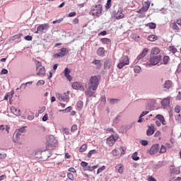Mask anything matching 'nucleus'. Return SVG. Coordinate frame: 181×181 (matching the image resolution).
Masks as SVG:
<instances>
[{
    "mask_svg": "<svg viewBox=\"0 0 181 181\" xmlns=\"http://www.w3.org/2000/svg\"><path fill=\"white\" fill-rule=\"evenodd\" d=\"M89 13L91 16L100 18L103 13V6L101 4L92 6Z\"/></svg>",
    "mask_w": 181,
    "mask_h": 181,
    "instance_id": "1",
    "label": "nucleus"
},
{
    "mask_svg": "<svg viewBox=\"0 0 181 181\" xmlns=\"http://www.w3.org/2000/svg\"><path fill=\"white\" fill-rule=\"evenodd\" d=\"M89 87L92 88L93 91H95L100 86V76H93L89 78Z\"/></svg>",
    "mask_w": 181,
    "mask_h": 181,
    "instance_id": "2",
    "label": "nucleus"
},
{
    "mask_svg": "<svg viewBox=\"0 0 181 181\" xmlns=\"http://www.w3.org/2000/svg\"><path fill=\"white\" fill-rule=\"evenodd\" d=\"M128 64H129V58H128V56L124 55L120 58L117 67L118 69H122L124 66H128Z\"/></svg>",
    "mask_w": 181,
    "mask_h": 181,
    "instance_id": "3",
    "label": "nucleus"
},
{
    "mask_svg": "<svg viewBox=\"0 0 181 181\" xmlns=\"http://www.w3.org/2000/svg\"><path fill=\"white\" fill-rule=\"evenodd\" d=\"M49 28H50V25H49V23L41 24L37 28V30L35 32V33L36 34L46 33V32L49 30Z\"/></svg>",
    "mask_w": 181,
    "mask_h": 181,
    "instance_id": "4",
    "label": "nucleus"
},
{
    "mask_svg": "<svg viewBox=\"0 0 181 181\" xmlns=\"http://www.w3.org/2000/svg\"><path fill=\"white\" fill-rule=\"evenodd\" d=\"M160 60H162L161 55L151 56L149 59L148 66H156V64H158Z\"/></svg>",
    "mask_w": 181,
    "mask_h": 181,
    "instance_id": "5",
    "label": "nucleus"
},
{
    "mask_svg": "<svg viewBox=\"0 0 181 181\" xmlns=\"http://www.w3.org/2000/svg\"><path fill=\"white\" fill-rule=\"evenodd\" d=\"M69 54V51L66 48L63 47L61 48L58 53L54 54V59H57L59 57H64V56H66V54Z\"/></svg>",
    "mask_w": 181,
    "mask_h": 181,
    "instance_id": "6",
    "label": "nucleus"
},
{
    "mask_svg": "<svg viewBox=\"0 0 181 181\" xmlns=\"http://www.w3.org/2000/svg\"><path fill=\"white\" fill-rule=\"evenodd\" d=\"M112 67V59H107L104 62V69L105 70H110Z\"/></svg>",
    "mask_w": 181,
    "mask_h": 181,
    "instance_id": "7",
    "label": "nucleus"
},
{
    "mask_svg": "<svg viewBox=\"0 0 181 181\" xmlns=\"http://www.w3.org/2000/svg\"><path fill=\"white\" fill-rule=\"evenodd\" d=\"M72 88L74 90H80V91H84V86L78 82L73 83Z\"/></svg>",
    "mask_w": 181,
    "mask_h": 181,
    "instance_id": "8",
    "label": "nucleus"
},
{
    "mask_svg": "<svg viewBox=\"0 0 181 181\" xmlns=\"http://www.w3.org/2000/svg\"><path fill=\"white\" fill-rule=\"evenodd\" d=\"M148 54V49H144L142 52L137 57L136 59L134 61V63L136 64L139 60L144 59L145 56Z\"/></svg>",
    "mask_w": 181,
    "mask_h": 181,
    "instance_id": "9",
    "label": "nucleus"
},
{
    "mask_svg": "<svg viewBox=\"0 0 181 181\" xmlns=\"http://www.w3.org/2000/svg\"><path fill=\"white\" fill-rule=\"evenodd\" d=\"M158 151H159V144H154L151 147L149 153L150 155H154Z\"/></svg>",
    "mask_w": 181,
    "mask_h": 181,
    "instance_id": "10",
    "label": "nucleus"
},
{
    "mask_svg": "<svg viewBox=\"0 0 181 181\" xmlns=\"http://www.w3.org/2000/svg\"><path fill=\"white\" fill-rule=\"evenodd\" d=\"M85 94L87 97H95V92L93 90V88H90V86L86 90Z\"/></svg>",
    "mask_w": 181,
    "mask_h": 181,
    "instance_id": "11",
    "label": "nucleus"
},
{
    "mask_svg": "<svg viewBox=\"0 0 181 181\" xmlns=\"http://www.w3.org/2000/svg\"><path fill=\"white\" fill-rule=\"evenodd\" d=\"M115 141H117V139L112 135L107 139V144L108 146H112L114 144H115Z\"/></svg>",
    "mask_w": 181,
    "mask_h": 181,
    "instance_id": "12",
    "label": "nucleus"
},
{
    "mask_svg": "<svg viewBox=\"0 0 181 181\" xmlns=\"http://www.w3.org/2000/svg\"><path fill=\"white\" fill-rule=\"evenodd\" d=\"M48 144L51 146H56V145H57V140H56L54 136H50L49 139H48Z\"/></svg>",
    "mask_w": 181,
    "mask_h": 181,
    "instance_id": "13",
    "label": "nucleus"
},
{
    "mask_svg": "<svg viewBox=\"0 0 181 181\" xmlns=\"http://www.w3.org/2000/svg\"><path fill=\"white\" fill-rule=\"evenodd\" d=\"M124 16V15L122 13V8H119L117 12L115 15V18H116V19H122Z\"/></svg>",
    "mask_w": 181,
    "mask_h": 181,
    "instance_id": "14",
    "label": "nucleus"
},
{
    "mask_svg": "<svg viewBox=\"0 0 181 181\" xmlns=\"http://www.w3.org/2000/svg\"><path fill=\"white\" fill-rule=\"evenodd\" d=\"M70 69L69 68H66L64 71V74L65 76V77L69 80V81H71V80H73V78H71V76H70Z\"/></svg>",
    "mask_w": 181,
    "mask_h": 181,
    "instance_id": "15",
    "label": "nucleus"
},
{
    "mask_svg": "<svg viewBox=\"0 0 181 181\" xmlns=\"http://www.w3.org/2000/svg\"><path fill=\"white\" fill-rule=\"evenodd\" d=\"M169 104H170V97L164 98L161 101V105L163 106V108H166V107H168V105H169Z\"/></svg>",
    "mask_w": 181,
    "mask_h": 181,
    "instance_id": "16",
    "label": "nucleus"
},
{
    "mask_svg": "<svg viewBox=\"0 0 181 181\" xmlns=\"http://www.w3.org/2000/svg\"><path fill=\"white\" fill-rule=\"evenodd\" d=\"M170 172L171 175H179L180 173V170H176L173 165H170Z\"/></svg>",
    "mask_w": 181,
    "mask_h": 181,
    "instance_id": "17",
    "label": "nucleus"
},
{
    "mask_svg": "<svg viewBox=\"0 0 181 181\" xmlns=\"http://www.w3.org/2000/svg\"><path fill=\"white\" fill-rule=\"evenodd\" d=\"M173 85L172 81L167 80L165 81L163 84V88H165V90H169V88H172V86Z\"/></svg>",
    "mask_w": 181,
    "mask_h": 181,
    "instance_id": "18",
    "label": "nucleus"
},
{
    "mask_svg": "<svg viewBox=\"0 0 181 181\" xmlns=\"http://www.w3.org/2000/svg\"><path fill=\"white\" fill-rule=\"evenodd\" d=\"M155 130L153 129V125L148 126V129L146 131L147 136H151V135H153Z\"/></svg>",
    "mask_w": 181,
    "mask_h": 181,
    "instance_id": "19",
    "label": "nucleus"
},
{
    "mask_svg": "<svg viewBox=\"0 0 181 181\" xmlns=\"http://www.w3.org/2000/svg\"><path fill=\"white\" fill-rule=\"evenodd\" d=\"M11 110L13 112L14 115H16V117H21V110L16 109L15 107L12 106Z\"/></svg>",
    "mask_w": 181,
    "mask_h": 181,
    "instance_id": "20",
    "label": "nucleus"
},
{
    "mask_svg": "<svg viewBox=\"0 0 181 181\" xmlns=\"http://www.w3.org/2000/svg\"><path fill=\"white\" fill-rule=\"evenodd\" d=\"M97 54L98 56H101L102 57H104L105 56V50H104V48L99 47L97 50Z\"/></svg>",
    "mask_w": 181,
    "mask_h": 181,
    "instance_id": "21",
    "label": "nucleus"
},
{
    "mask_svg": "<svg viewBox=\"0 0 181 181\" xmlns=\"http://www.w3.org/2000/svg\"><path fill=\"white\" fill-rule=\"evenodd\" d=\"M115 169L119 173H124V165H122V164H117L115 167Z\"/></svg>",
    "mask_w": 181,
    "mask_h": 181,
    "instance_id": "22",
    "label": "nucleus"
},
{
    "mask_svg": "<svg viewBox=\"0 0 181 181\" xmlns=\"http://www.w3.org/2000/svg\"><path fill=\"white\" fill-rule=\"evenodd\" d=\"M149 6H151V1H144V4L141 8L145 12H146V11L149 9Z\"/></svg>",
    "mask_w": 181,
    "mask_h": 181,
    "instance_id": "23",
    "label": "nucleus"
},
{
    "mask_svg": "<svg viewBox=\"0 0 181 181\" xmlns=\"http://www.w3.org/2000/svg\"><path fill=\"white\" fill-rule=\"evenodd\" d=\"M46 71L45 69V66H42L41 68L38 69V71L37 73V76H43V74H45Z\"/></svg>",
    "mask_w": 181,
    "mask_h": 181,
    "instance_id": "24",
    "label": "nucleus"
},
{
    "mask_svg": "<svg viewBox=\"0 0 181 181\" xmlns=\"http://www.w3.org/2000/svg\"><path fill=\"white\" fill-rule=\"evenodd\" d=\"M21 139V136L18 134V132H15L13 135V142H18Z\"/></svg>",
    "mask_w": 181,
    "mask_h": 181,
    "instance_id": "25",
    "label": "nucleus"
},
{
    "mask_svg": "<svg viewBox=\"0 0 181 181\" xmlns=\"http://www.w3.org/2000/svg\"><path fill=\"white\" fill-rule=\"evenodd\" d=\"M92 64H95L97 69H101V61L98 59H95L92 62Z\"/></svg>",
    "mask_w": 181,
    "mask_h": 181,
    "instance_id": "26",
    "label": "nucleus"
},
{
    "mask_svg": "<svg viewBox=\"0 0 181 181\" xmlns=\"http://www.w3.org/2000/svg\"><path fill=\"white\" fill-rule=\"evenodd\" d=\"M147 39L150 42H155L156 40H158V37L155 35H151L148 37Z\"/></svg>",
    "mask_w": 181,
    "mask_h": 181,
    "instance_id": "27",
    "label": "nucleus"
},
{
    "mask_svg": "<svg viewBox=\"0 0 181 181\" xmlns=\"http://www.w3.org/2000/svg\"><path fill=\"white\" fill-rule=\"evenodd\" d=\"M100 42L103 43V45H110V43H111V40L110 38H102Z\"/></svg>",
    "mask_w": 181,
    "mask_h": 181,
    "instance_id": "28",
    "label": "nucleus"
},
{
    "mask_svg": "<svg viewBox=\"0 0 181 181\" xmlns=\"http://www.w3.org/2000/svg\"><path fill=\"white\" fill-rule=\"evenodd\" d=\"M69 91H67L66 93H64L63 95H62V100H63V101H69V98H69Z\"/></svg>",
    "mask_w": 181,
    "mask_h": 181,
    "instance_id": "29",
    "label": "nucleus"
},
{
    "mask_svg": "<svg viewBox=\"0 0 181 181\" xmlns=\"http://www.w3.org/2000/svg\"><path fill=\"white\" fill-rule=\"evenodd\" d=\"M160 52V49L158 47H154L151 49V54H154L156 56V54H158V53Z\"/></svg>",
    "mask_w": 181,
    "mask_h": 181,
    "instance_id": "30",
    "label": "nucleus"
},
{
    "mask_svg": "<svg viewBox=\"0 0 181 181\" xmlns=\"http://www.w3.org/2000/svg\"><path fill=\"white\" fill-rule=\"evenodd\" d=\"M35 158H37V159H43V156H42V151H36L35 153Z\"/></svg>",
    "mask_w": 181,
    "mask_h": 181,
    "instance_id": "31",
    "label": "nucleus"
},
{
    "mask_svg": "<svg viewBox=\"0 0 181 181\" xmlns=\"http://www.w3.org/2000/svg\"><path fill=\"white\" fill-rule=\"evenodd\" d=\"M163 166V162L159 161L157 164L153 165V168L155 169H159V168H162Z\"/></svg>",
    "mask_w": 181,
    "mask_h": 181,
    "instance_id": "32",
    "label": "nucleus"
},
{
    "mask_svg": "<svg viewBox=\"0 0 181 181\" xmlns=\"http://www.w3.org/2000/svg\"><path fill=\"white\" fill-rule=\"evenodd\" d=\"M107 101H109L110 104H112V105H114V104H117L119 100L118 99H114V98H110L108 99Z\"/></svg>",
    "mask_w": 181,
    "mask_h": 181,
    "instance_id": "33",
    "label": "nucleus"
},
{
    "mask_svg": "<svg viewBox=\"0 0 181 181\" xmlns=\"http://www.w3.org/2000/svg\"><path fill=\"white\" fill-rule=\"evenodd\" d=\"M133 160H139V156H138V152H134L132 156Z\"/></svg>",
    "mask_w": 181,
    "mask_h": 181,
    "instance_id": "34",
    "label": "nucleus"
},
{
    "mask_svg": "<svg viewBox=\"0 0 181 181\" xmlns=\"http://www.w3.org/2000/svg\"><path fill=\"white\" fill-rule=\"evenodd\" d=\"M85 151H87V144H83L79 148V152H85Z\"/></svg>",
    "mask_w": 181,
    "mask_h": 181,
    "instance_id": "35",
    "label": "nucleus"
},
{
    "mask_svg": "<svg viewBox=\"0 0 181 181\" xmlns=\"http://www.w3.org/2000/svg\"><path fill=\"white\" fill-rule=\"evenodd\" d=\"M81 166H82V168H83V170H85V169H87L88 167V163L86 161H82L81 163Z\"/></svg>",
    "mask_w": 181,
    "mask_h": 181,
    "instance_id": "36",
    "label": "nucleus"
},
{
    "mask_svg": "<svg viewBox=\"0 0 181 181\" xmlns=\"http://www.w3.org/2000/svg\"><path fill=\"white\" fill-rule=\"evenodd\" d=\"M147 26H148L150 29H155L156 28V24L155 23H149L147 24Z\"/></svg>",
    "mask_w": 181,
    "mask_h": 181,
    "instance_id": "37",
    "label": "nucleus"
},
{
    "mask_svg": "<svg viewBox=\"0 0 181 181\" xmlns=\"http://www.w3.org/2000/svg\"><path fill=\"white\" fill-rule=\"evenodd\" d=\"M163 60L164 64H168V63H169V60H170V58H169L168 56H164Z\"/></svg>",
    "mask_w": 181,
    "mask_h": 181,
    "instance_id": "38",
    "label": "nucleus"
},
{
    "mask_svg": "<svg viewBox=\"0 0 181 181\" xmlns=\"http://www.w3.org/2000/svg\"><path fill=\"white\" fill-rule=\"evenodd\" d=\"M100 103L103 104V105H105V103H107V99L105 98V95H103L100 98Z\"/></svg>",
    "mask_w": 181,
    "mask_h": 181,
    "instance_id": "39",
    "label": "nucleus"
},
{
    "mask_svg": "<svg viewBox=\"0 0 181 181\" xmlns=\"http://www.w3.org/2000/svg\"><path fill=\"white\" fill-rule=\"evenodd\" d=\"M134 70V73L139 74L141 72V66H135Z\"/></svg>",
    "mask_w": 181,
    "mask_h": 181,
    "instance_id": "40",
    "label": "nucleus"
},
{
    "mask_svg": "<svg viewBox=\"0 0 181 181\" xmlns=\"http://www.w3.org/2000/svg\"><path fill=\"white\" fill-rule=\"evenodd\" d=\"M94 153H97V150H90L88 153V158H91V156Z\"/></svg>",
    "mask_w": 181,
    "mask_h": 181,
    "instance_id": "41",
    "label": "nucleus"
},
{
    "mask_svg": "<svg viewBox=\"0 0 181 181\" xmlns=\"http://www.w3.org/2000/svg\"><path fill=\"white\" fill-rule=\"evenodd\" d=\"M13 94H15V92L13 90H11V92L7 93V95L11 101V99L13 98Z\"/></svg>",
    "mask_w": 181,
    "mask_h": 181,
    "instance_id": "42",
    "label": "nucleus"
},
{
    "mask_svg": "<svg viewBox=\"0 0 181 181\" xmlns=\"http://www.w3.org/2000/svg\"><path fill=\"white\" fill-rule=\"evenodd\" d=\"M111 2H112V0H107V4L105 5V8L106 9H110V8H111Z\"/></svg>",
    "mask_w": 181,
    "mask_h": 181,
    "instance_id": "43",
    "label": "nucleus"
},
{
    "mask_svg": "<svg viewBox=\"0 0 181 181\" xmlns=\"http://www.w3.org/2000/svg\"><path fill=\"white\" fill-rule=\"evenodd\" d=\"M166 152V146L161 145L160 153H165Z\"/></svg>",
    "mask_w": 181,
    "mask_h": 181,
    "instance_id": "44",
    "label": "nucleus"
},
{
    "mask_svg": "<svg viewBox=\"0 0 181 181\" xmlns=\"http://www.w3.org/2000/svg\"><path fill=\"white\" fill-rule=\"evenodd\" d=\"M170 52H172V53H173L175 54V53H176V52H177V49H176V47H175L173 46H170Z\"/></svg>",
    "mask_w": 181,
    "mask_h": 181,
    "instance_id": "45",
    "label": "nucleus"
},
{
    "mask_svg": "<svg viewBox=\"0 0 181 181\" xmlns=\"http://www.w3.org/2000/svg\"><path fill=\"white\" fill-rule=\"evenodd\" d=\"M67 177L68 179H69V180H72V181L74 180V175H73V174L71 173H69L67 174Z\"/></svg>",
    "mask_w": 181,
    "mask_h": 181,
    "instance_id": "46",
    "label": "nucleus"
},
{
    "mask_svg": "<svg viewBox=\"0 0 181 181\" xmlns=\"http://www.w3.org/2000/svg\"><path fill=\"white\" fill-rule=\"evenodd\" d=\"M103 170H105V165H103L101 168L98 169L97 175H99V173H101V172H103Z\"/></svg>",
    "mask_w": 181,
    "mask_h": 181,
    "instance_id": "47",
    "label": "nucleus"
},
{
    "mask_svg": "<svg viewBox=\"0 0 181 181\" xmlns=\"http://www.w3.org/2000/svg\"><path fill=\"white\" fill-rule=\"evenodd\" d=\"M181 111V107L180 105H176L175 107V112H176L177 114H179V112H180Z\"/></svg>",
    "mask_w": 181,
    "mask_h": 181,
    "instance_id": "48",
    "label": "nucleus"
},
{
    "mask_svg": "<svg viewBox=\"0 0 181 181\" xmlns=\"http://www.w3.org/2000/svg\"><path fill=\"white\" fill-rule=\"evenodd\" d=\"M156 119H158L160 122L165 117H163V115H157L156 116Z\"/></svg>",
    "mask_w": 181,
    "mask_h": 181,
    "instance_id": "49",
    "label": "nucleus"
},
{
    "mask_svg": "<svg viewBox=\"0 0 181 181\" xmlns=\"http://www.w3.org/2000/svg\"><path fill=\"white\" fill-rule=\"evenodd\" d=\"M77 131V124L72 125L71 128V132H75Z\"/></svg>",
    "mask_w": 181,
    "mask_h": 181,
    "instance_id": "50",
    "label": "nucleus"
},
{
    "mask_svg": "<svg viewBox=\"0 0 181 181\" xmlns=\"http://www.w3.org/2000/svg\"><path fill=\"white\" fill-rule=\"evenodd\" d=\"M83 101L79 100L77 103V107H78V108H80V110H81V108H83Z\"/></svg>",
    "mask_w": 181,
    "mask_h": 181,
    "instance_id": "51",
    "label": "nucleus"
},
{
    "mask_svg": "<svg viewBox=\"0 0 181 181\" xmlns=\"http://www.w3.org/2000/svg\"><path fill=\"white\" fill-rule=\"evenodd\" d=\"M62 22H63V18H59L58 20L52 21V23L54 25H56V23H62Z\"/></svg>",
    "mask_w": 181,
    "mask_h": 181,
    "instance_id": "52",
    "label": "nucleus"
},
{
    "mask_svg": "<svg viewBox=\"0 0 181 181\" xmlns=\"http://www.w3.org/2000/svg\"><path fill=\"white\" fill-rule=\"evenodd\" d=\"M24 39L25 40H28V42L32 41V40L33 39V37L31 35H27L24 37Z\"/></svg>",
    "mask_w": 181,
    "mask_h": 181,
    "instance_id": "53",
    "label": "nucleus"
},
{
    "mask_svg": "<svg viewBox=\"0 0 181 181\" xmlns=\"http://www.w3.org/2000/svg\"><path fill=\"white\" fill-rule=\"evenodd\" d=\"M62 132H64V134H65V135H69L70 134L69 129H66V128H64L62 129Z\"/></svg>",
    "mask_w": 181,
    "mask_h": 181,
    "instance_id": "54",
    "label": "nucleus"
},
{
    "mask_svg": "<svg viewBox=\"0 0 181 181\" xmlns=\"http://www.w3.org/2000/svg\"><path fill=\"white\" fill-rule=\"evenodd\" d=\"M173 29L174 30H179V26H177V24H176L175 23H174L173 24Z\"/></svg>",
    "mask_w": 181,
    "mask_h": 181,
    "instance_id": "55",
    "label": "nucleus"
},
{
    "mask_svg": "<svg viewBox=\"0 0 181 181\" xmlns=\"http://www.w3.org/2000/svg\"><path fill=\"white\" fill-rule=\"evenodd\" d=\"M36 65H37V66H36L37 70H39V69H41V67H42V63L40 62H37L36 63Z\"/></svg>",
    "mask_w": 181,
    "mask_h": 181,
    "instance_id": "56",
    "label": "nucleus"
},
{
    "mask_svg": "<svg viewBox=\"0 0 181 181\" xmlns=\"http://www.w3.org/2000/svg\"><path fill=\"white\" fill-rule=\"evenodd\" d=\"M149 112L148 111H144L141 112V114L140 115V118H142V117H145V115H147V114H148Z\"/></svg>",
    "mask_w": 181,
    "mask_h": 181,
    "instance_id": "57",
    "label": "nucleus"
},
{
    "mask_svg": "<svg viewBox=\"0 0 181 181\" xmlns=\"http://www.w3.org/2000/svg\"><path fill=\"white\" fill-rule=\"evenodd\" d=\"M141 144L143 146H146V145H148V141L146 140H141Z\"/></svg>",
    "mask_w": 181,
    "mask_h": 181,
    "instance_id": "58",
    "label": "nucleus"
},
{
    "mask_svg": "<svg viewBox=\"0 0 181 181\" xmlns=\"http://www.w3.org/2000/svg\"><path fill=\"white\" fill-rule=\"evenodd\" d=\"M44 84H45V81H43V80H40L37 83V86H43Z\"/></svg>",
    "mask_w": 181,
    "mask_h": 181,
    "instance_id": "59",
    "label": "nucleus"
},
{
    "mask_svg": "<svg viewBox=\"0 0 181 181\" xmlns=\"http://www.w3.org/2000/svg\"><path fill=\"white\" fill-rule=\"evenodd\" d=\"M48 119V115L47 114H45L43 117H42V121L44 122H46V121H47Z\"/></svg>",
    "mask_w": 181,
    "mask_h": 181,
    "instance_id": "60",
    "label": "nucleus"
},
{
    "mask_svg": "<svg viewBox=\"0 0 181 181\" xmlns=\"http://www.w3.org/2000/svg\"><path fill=\"white\" fill-rule=\"evenodd\" d=\"M25 128H26V127H23L18 129L17 131L20 132L21 134H23V132H25Z\"/></svg>",
    "mask_w": 181,
    "mask_h": 181,
    "instance_id": "61",
    "label": "nucleus"
},
{
    "mask_svg": "<svg viewBox=\"0 0 181 181\" xmlns=\"http://www.w3.org/2000/svg\"><path fill=\"white\" fill-rule=\"evenodd\" d=\"M85 170H88L89 172H93V166L88 165V167H86V168H85Z\"/></svg>",
    "mask_w": 181,
    "mask_h": 181,
    "instance_id": "62",
    "label": "nucleus"
},
{
    "mask_svg": "<svg viewBox=\"0 0 181 181\" xmlns=\"http://www.w3.org/2000/svg\"><path fill=\"white\" fill-rule=\"evenodd\" d=\"M176 100H177L178 101L181 100V92L178 93V95L176 97Z\"/></svg>",
    "mask_w": 181,
    "mask_h": 181,
    "instance_id": "63",
    "label": "nucleus"
},
{
    "mask_svg": "<svg viewBox=\"0 0 181 181\" xmlns=\"http://www.w3.org/2000/svg\"><path fill=\"white\" fill-rule=\"evenodd\" d=\"M176 73H181V64L178 65V68L176 71Z\"/></svg>",
    "mask_w": 181,
    "mask_h": 181,
    "instance_id": "64",
    "label": "nucleus"
}]
</instances>
